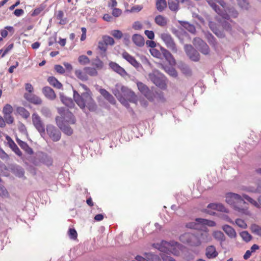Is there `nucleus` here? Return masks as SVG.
Wrapping results in <instances>:
<instances>
[{"instance_id": "27", "label": "nucleus", "mask_w": 261, "mask_h": 261, "mask_svg": "<svg viewBox=\"0 0 261 261\" xmlns=\"http://www.w3.org/2000/svg\"><path fill=\"white\" fill-rule=\"evenodd\" d=\"M47 82L54 87L60 89L62 88V84L55 77L49 76L47 78Z\"/></svg>"}, {"instance_id": "9", "label": "nucleus", "mask_w": 261, "mask_h": 261, "mask_svg": "<svg viewBox=\"0 0 261 261\" xmlns=\"http://www.w3.org/2000/svg\"><path fill=\"white\" fill-rule=\"evenodd\" d=\"M33 124L37 130L42 136L45 134V125L42 122L41 117L36 113L33 114L32 116Z\"/></svg>"}, {"instance_id": "42", "label": "nucleus", "mask_w": 261, "mask_h": 261, "mask_svg": "<svg viewBox=\"0 0 261 261\" xmlns=\"http://www.w3.org/2000/svg\"><path fill=\"white\" fill-rule=\"evenodd\" d=\"M8 31H9L10 32H12V33H14V28L13 27L11 26H7L5 28V29L2 30L1 31V34L2 37V38H6L8 35Z\"/></svg>"}, {"instance_id": "6", "label": "nucleus", "mask_w": 261, "mask_h": 261, "mask_svg": "<svg viewBox=\"0 0 261 261\" xmlns=\"http://www.w3.org/2000/svg\"><path fill=\"white\" fill-rule=\"evenodd\" d=\"M179 240L190 246L197 247L200 245L197 233L196 234L185 233L180 236Z\"/></svg>"}, {"instance_id": "44", "label": "nucleus", "mask_w": 261, "mask_h": 261, "mask_svg": "<svg viewBox=\"0 0 261 261\" xmlns=\"http://www.w3.org/2000/svg\"><path fill=\"white\" fill-rule=\"evenodd\" d=\"M102 41L106 43V44L108 45H113L115 43V41L114 39L108 35H104L102 37Z\"/></svg>"}, {"instance_id": "58", "label": "nucleus", "mask_w": 261, "mask_h": 261, "mask_svg": "<svg viewBox=\"0 0 261 261\" xmlns=\"http://www.w3.org/2000/svg\"><path fill=\"white\" fill-rule=\"evenodd\" d=\"M216 210L222 212L228 213V210L221 203H217V207Z\"/></svg>"}, {"instance_id": "19", "label": "nucleus", "mask_w": 261, "mask_h": 261, "mask_svg": "<svg viewBox=\"0 0 261 261\" xmlns=\"http://www.w3.org/2000/svg\"><path fill=\"white\" fill-rule=\"evenodd\" d=\"M16 142L20 147L24 150L27 153L30 155L33 154V150L32 148H31L26 142L21 141L18 138L16 139Z\"/></svg>"}, {"instance_id": "34", "label": "nucleus", "mask_w": 261, "mask_h": 261, "mask_svg": "<svg viewBox=\"0 0 261 261\" xmlns=\"http://www.w3.org/2000/svg\"><path fill=\"white\" fill-rule=\"evenodd\" d=\"M17 113L24 119H27L30 117L29 112L23 107H19L16 109Z\"/></svg>"}, {"instance_id": "21", "label": "nucleus", "mask_w": 261, "mask_h": 261, "mask_svg": "<svg viewBox=\"0 0 261 261\" xmlns=\"http://www.w3.org/2000/svg\"><path fill=\"white\" fill-rule=\"evenodd\" d=\"M99 93L100 94L111 103L114 104L115 103V99L112 94H111L108 91L105 89H100Z\"/></svg>"}, {"instance_id": "55", "label": "nucleus", "mask_w": 261, "mask_h": 261, "mask_svg": "<svg viewBox=\"0 0 261 261\" xmlns=\"http://www.w3.org/2000/svg\"><path fill=\"white\" fill-rule=\"evenodd\" d=\"M155 96H154V99L156 98V100L158 101H162L164 102L165 101V99L164 97L163 94L162 92L158 93L156 92L155 93H154Z\"/></svg>"}, {"instance_id": "53", "label": "nucleus", "mask_w": 261, "mask_h": 261, "mask_svg": "<svg viewBox=\"0 0 261 261\" xmlns=\"http://www.w3.org/2000/svg\"><path fill=\"white\" fill-rule=\"evenodd\" d=\"M150 52L151 55L153 57L157 58H161L162 56L161 53L156 48H151L150 49Z\"/></svg>"}, {"instance_id": "16", "label": "nucleus", "mask_w": 261, "mask_h": 261, "mask_svg": "<svg viewBox=\"0 0 261 261\" xmlns=\"http://www.w3.org/2000/svg\"><path fill=\"white\" fill-rule=\"evenodd\" d=\"M122 57L126 60L129 63L135 68H138L140 64L136 60V59L131 56L126 51H124L122 54Z\"/></svg>"}, {"instance_id": "48", "label": "nucleus", "mask_w": 261, "mask_h": 261, "mask_svg": "<svg viewBox=\"0 0 261 261\" xmlns=\"http://www.w3.org/2000/svg\"><path fill=\"white\" fill-rule=\"evenodd\" d=\"M29 100L31 102L35 105H41L42 103V99L36 95H33Z\"/></svg>"}, {"instance_id": "1", "label": "nucleus", "mask_w": 261, "mask_h": 261, "mask_svg": "<svg viewBox=\"0 0 261 261\" xmlns=\"http://www.w3.org/2000/svg\"><path fill=\"white\" fill-rule=\"evenodd\" d=\"M85 92L80 94L77 91H73V98L76 104L82 110L87 108L90 111L94 112L97 110V105L92 98V93L90 89L83 84H80Z\"/></svg>"}, {"instance_id": "5", "label": "nucleus", "mask_w": 261, "mask_h": 261, "mask_svg": "<svg viewBox=\"0 0 261 261\" xmlns=\"http://www.w3.org/2000/svg\"><path fill=\"white\" fill-rule=\"evenodd\" d=\"M148 79L159 88L165 89L167 85L165 76L157 70L148 74Z\"/></svg>"}, {"instance_id": "28", "label": "nucleus", "mask_w": 261, "mask_h": 261, "mask_svg": "<svg viewBox=\"0 0 261 261\" xmlns=\"http://www.w3.org/2000/svg\"><path fill=\"white\" fill-rule=\"evenodd\" d=\"M210 5L211 6L212 8L220 16L222 17V18L225 19H229V16L227 13H224L222 11V10L220 9L219 7H218L216 4L214 3H210L208 2Z\"/></svg>"}, {"instance_id": "36", "label": "nucleus", "mask_w": 261, "mask_h": 261, "mask_svg": "<svg viewBox=\"0 0 261 261\" xmlns=\"http://www.w3.org/2000/svg\"><path fill=\"white\" fill-rule=\"evenodd\" d=\"M84 71L86 72L87 75L91 76H96L98 75L97 69L95 67H85L84 68Z\"/></svg>"}, {"instance_id": "52", "label": "nucleus", "mask_w": 261, "mask_h": 261, "mask_svg": "<svg viewBox=\"0 0 261 261\" xmlns=\"http://www.w3.org/2000/svg\"><path fill=\"white\" fill-rule=\"evenodd\" d=\"M236 224L239 227L242 228H246L247 226L245 221L242 219H237L236 220Z\"/></svg>"}, {"instance_id": "24", "label": "nucleus", "mask_w": 261, "mask_h": 261, "mask_svg": "<svg viewBox=\"0 0 261 261\" xmlns=\"http://www.w3.org/2000/svg\"><path fill=\"white\" fill-rule=\"evenodd\" d=\"M218 253L214 246H209L206 249L205 255L208 258H214L217 256Z\"/></svg>"}, {"instance_id": "8", "label": "nucleus", "mask_w": 261, "mask_h": 261, "mask_svg": "<svg viewBox=\"0 0 261 261\" xmlns=\"http://www.w3.org/2000/svg\"><path fill=\"white\" fill-rule=\"evenodd\" d=\"M137 87L140 92L143 94L146 98L150 101L154 100V94L149 88L142 82L137 83Z\"/></svg>"}, {"instance_id": "64", "label": "nucleus", "mask_w": 261, "mask_h": 261, "mask_svg": "<svg viewBox=\"0 0 261 261\" xmlns=\"http://www.w3.org/2000/svg\"><path fill=\"white\" fill-rule=\"evenodd\" d=\"M223 28L224 30H225L227 31L231 32V27L230 23L228 22L225 21L222 23Z\"/></svg>"}, {"instance_id": "10", "label": "nucleus", "mask_w": 261, "mask_h": 261, "mask_svg": "<svg viewBox=\"0 0 261 261\" xmlns=\"http://www.w3.org/2000/svg\"><path fill=\"white\" fill-rule=\"evenodd\" d=\"M193 43L202 54L205 55L209 54L210 48L200 38H194Z\"/></svg>"}, {"instance_id": "18", "label": "nucleus", "mask_w": 261, "mask_h": 261, "mask_svg": "<svg viewBox=\"0 0 261 261\" xmlns=\"http://www.w3.org/2000/svg\"><path fill=\"white\" fill-rule=\"evenodd\" d=\"M42 93L49 99L54 100L56 97L54 90L48 86H46L42 88Z\"/></svg>"}, {"instance_id": "59", "label": "nucleus", "mask_w": 261, "mask_h": 261, "mask_svg": "<svg viewBox=\"0 0 261 261\" xmlns=\"http://www.w3.org/2000/svg\"><path fill=\"white\" fill-rule=\"evenodd\" d=\"M14 46V44L13 43L9 45L4 50L3 54H2L1 57L3 58L8 53V52L11 50Z\"/></svg>"}, {"instance_id": "39", "label": "nucleus", "mask_w": 261, "mask_h": 261, "mask_svg": "<svg viewBox=\"0 0 261 261\" xmlns=\"http://www.w3.org/2000/svg\"><path fill=\"white\" fill-rule=\"evenodd\" d=\"M161 50L163 53V55L164 57L165 58V59L169 62H171L173 61V62H175V60L173 58V56L172 54L170 53L169 51H168L167 49L161 48Z\"/></svg>"}, {"instance_id": "17", "label": "nucleus", "mask_w": 261, "mask_h": 261, "mask_svg": "<svg viewBox=\"0 0 261 261\" xmlns=\"http://www.w3.org/2000/svg\"><path fill=\"white\" fill-rule=\"evenodd\" d=\"M198 240L200 242V245L202 243L209 242L211 241L212 238L209 234L208 231L204 230L203 231H199L197 232Z\"/></svg>"}, {"instance_id": "4", "label": "nucleus", "mask_w": 261, "mask_h": 261, "mask_svg": "<svg viewBox=\"0 0 261 261\" xmlns=\"http://www.w3.org/2000/svg\"><path fill=\"white\" fill-rule=\"evenodd\" d=\"M158 249L161 252H169L174 255L178 256L180 255L181 252L185 249V247L174 241L170 242L162 241L159 244Z\"/></svg>"}, {"instance_id": "22", "label": "nucleus", "mask_w": 261, "mask_h": 261, "mask_svg": "<svg viewBox=\"0 0 261 261\" xmlns=\"http://www.w3.org/2000/svg\"><path fill=\"white\" fill-rule=\"evenodd\" d=\"M185 0H168L169 9L173 11H177L179 9V3H184Z\"/></svg>"}, {"instance_id": "35", "label": "nucleus", "mask_w": 261, "mask_h": 261, "mask_svg": "<svg viewBox=\"0 0 261 261\" xmlns=\"http://www.w3.org/2000/svg\"><path fill=\"white\" fill-rule=\"evenodd\" d=\"M213 237L220 243L225 241V236L221 231H214L213 233Z\"/></svg>"}, {"instance_id": "60", "label": "nucleus", "mask_w": 261, "mask_h": 261, "mask_svg": "<svg viewBox=\"0 0 261 261\" xmlns=\"http://www.w3.org/2000/svg\"><path fill=\"white\" fill-rule=\"evenodd\" d=\"M55 69L60 74H63L65 72L64 68L60 65H56L55 66Z\"/></svg>"}, {"instance_id": "25", "label": "nucleus", "mask_w": 261, "mask_h": 261, "mask_svg": "<svg viewBox=\"0 0 261 261\" xmlns=\"http://www.w3.org/2000/svg\"><path fill=\"white\" fill-rule=\"evenodd\" d=\"M178 23L186 30L188 31L189 32L194 34L196 32V29L195 26L190 23L187 21L179 20Z\"/></svg>"}, {"instance_id": "56", "label": "nucleus", "mask_w": 261, "mask_h": 261, "mask_svg": "<svg viewBox=\"0 0 261 261\" xmlns=\"http://www.w3.org/2000/svg\"><path fill=\"white\" fill-rule=\"evenodd\" d=\"M161 257L163 261H176L173 257L166 254H161Z\"/></svg>"}, {"instance_id": "61", "label": "nucleus", "mask_w": 261, "mask_h": 261, "mask_svg": "<svg viewBox=\"0 0 261 261\" xmlns=\"http://www.w3.org/2000/svg\"><path fill=\"white\" fill-rule=\"evenodd\" d=\"M0 158L3 160H8L9 155L5 152V151L0 147Z\"/></svg>"}, {"instance_id": "51", "label": "nucleus", "mask_w": 261, "mask_h": 261, "mask_svg": "<svg viewBox=\"0 0 261 261\" xmlns=\"http://www.w3.org/2000/svg\"><path fill=\"white\" fill-rule=\"evenodd\" d=\"M68 233L70 239L73 240L77 239V233L74 228H69Z\"/></svg>"}, {"instance_id": "38", "label": "nucleus", "mask_w": 261, "mask_h": 261, "mask_svg": "<svg viewBox=\"0 0 261 261\" xmlns=\"http://www.w3.org/2000/svg\"><path fill=\"white\" fill-rule=\"evenodd\" d=\"M98 48L100 51V54L102 55L106 56V52L108 48V45L102 41H100L98 43Z\"/></svg>"}, {"instance_id": "7", "label": "nucleus", "mask_w": 261, "mask_h": 261, "mask_svg": "<svg viewBox=\"0 0 261 261\" xmlns=\"http://www.w3.org/2000/svg\"><path fill=\"white\" fill-rule=\"evenodd\" d=\"M161 38L165 43L166 46L171 49L173 53H176L177 52L176 44L171 35L168 33H162L161 34Z\"/></svg>"}, {"instance_id": "46", "label": "nucleus", "mask_w": 261, "mask_h": 261, "mask_svg": "<svg viewBox=\"0 0 261 261\" xmlns=\"http://www.w3.org/2000/svg\"><path fill=\"white\" fill-rule=\"evenodd\" d=\"M250 229L252 233L259 236H261V227L259 226L256 224H252L250 226Z\"/></svg>"}, {"instance_id": "40", "label": "nucleus", "mask_w": 261, "mask_h": 261, "mask_svg": "<svg viewBox=\"0 0 261 261\" xmlns=\"http://www.w3.org/2000/svg\"><path fill=\"white\" fill-rule=\"evenodd\" d=\"M121 91L125 93L126 94L130 96V97L129 99V101H133L134 99H135L136 95H135V93L134 92L130 90H129L127 88H126L124 86H122L121 87Z\"/></svg>"}, {"instance_id": "43", "label": "nucleus", "mask_w": 261, "mask_h": 261, "mask_svg": "<svg viewBox=\"0 0 261 261\" xmlns=\"http://www.w3.org/2000/svg\"><path fill=\"white\" fill-rule=\"evenodd\" d=\"M45 8V6L43 4H41L37 8L35 9L31 14V16L34 17L38 15Z\"/></svg>"}, {"instance_id": "47", "label": "nucleus", "mask_w": 261, "mask_h": 261, "mask_svg": "<svg viewBox=\"0 0 261 261\" xmlns=\"http://www.w3.org/2000/svg\"><path fill=\"white\" fill-rule=\"evenodd\" d=\"M78 61L81 65H86L90 63V61L89 58L85 55L80 56L78 58Z\"/></svg>"}, {"instance_id": "30", "label": "nucleus", "mask_w": 261, "mask_h": 261, "mask_svg": "<svg viewBox=\"0 0 261 261\" xmlns=\"http://www.w3.org/2000/svg\"><path fill=\"white\" fill-rule=\"evenodd\" d=\"M75 76L80 80L83 81H86L88 80V76L86 74V72L81 69H76L75 71Z\"/></svg>"}, {"instance_id": "33", "label": "nucleus", "mask_w": 261, "mask_h": 261, "mask_svg": "<svg viewBox=\"0 0 261 261\" xmlns=\"http://www.w3.org/2000/svg\"><path fill=\"white\" fill-rule=\"evenodd\" d=\"M195 221H197L198 223L203 225H206L210 227H214L216 225V223H215V222L207 219L197 218L196 219Z\"/></svg>"}, {"instance_id": "50", "label": "nucleus", "mask_w": 261, "mask_h": 261, "mask_svg": "<svg viewBox=\"0 0 261 261\" xmlns=\"http://www.w3.org/2000/svg\"><path fill=\"white\" fill-rule=\"evenodd\" d=\"M207 39L208 43L212 46L216 47L217 46V43L216 39L212 34H208L207 36Z\"/></svg>"}, {"instance_id": "11", "label": "nucleus", "mask_w": 261, "mask_h": 261, "mask_svg": "<svg viewBox=\"0 0 261 261\" xmlns=\"http://www.w3.org/2000/svg\"><path fill=\"white\" fill-rule=\"evenodd\" d=\"M13 111V107L10 104H6L3 109V113L6 122L8 124H12L14 122V118L11 115Z\"/></svg>"}, {"instance_id": "62", "label": "nucleus", "mask_w": 261, "mask_h": 261, "mask_svg": "<svg viewBox=\"0 0 261 261\" xmlns=\"http://www.w3.org/2000/svg\"><path fill=\"white\" fill-rule=\"evenodd\" d=\"M144 33L149 39L152 40L154 39V34L152 31L146 30Z\"/></svg>"}, {"instance_id": "32", "label": "nucleus", "mask_w": 261, "mask_h": 261, "mask_svg": "<svg viewBox=\"0 0 261 261\" xmlns=\"http://www.w3.org/2000/svg\"><path fill=\"white\" fill-rule=\"evenodd\" d=\"M242 198H243L244 200V199L246 200L249 203H250L252 205L254 206V207H255L256 208H259V205L258 204V201L255 200L252 197H250V196H249L246 194H243Z\"/></svg>"}, {"instance_id": "49", "label": "nucleus", "mask_w": 261, "mask_h": 261, "mask_svg": "<svg viewBox=\"0 0 261 261\" xmlns=\"http://www.w3.org/2000/svg\"><path fill=\"white\" fill-rule=\"evenodd\" d=\"M111 34L116 39H120L123 37V34L120 30H115L111 32Z\"/></svg>"}, {"instance_id": "45", "label": "nucleus", "mask_w": 261, "mask_h": 261, "mask_svg": "<svg viewBox=\"0 0 261 261\" xmlns=\"http://www.w3.org/2000/svg\"><path fill=\"white\" fill-rule=\"evenodd\" d=\"M240 235L242 239L246 242H248L252 239V236L247 231H243L240 232Z\"/></svg>"}, {"instance_id": "41", "label": "nucleus", "mask_w": 261, "mask_h": 261, "mask_svg": "<svg viewBox=\"0 0 261 261\" xmlns=\"http://www.w3.org/2000/svg\"><path fill=\"white\" fill-rule=\"evenodd\" d=\"M92 65L97 69H101L103 66V63L98 58H96L92 61Z\"/></svg>"}, {"instance_id": "37", "label": "nucleus", "mask_w": 261, "mask_h": 261, "mask_svg": "<svg viewBox=\"0 0 261 261\" xmlns=\"http://www.w3.org/2000/svg\"><path fill=\"white\" fill-rule=\"evenodd\" d=\"M167 7L166 0H156V8L160 12L163 11Z\"/></svg>"}, {"instance_id": "13", "label": "nucleus", "mask_w": 261, "mask_h": 261, "mask_svg": "<svg viewBox=\"0 0 261 261\" xmlns=\"http://www.w3.org/2000/svg\"><path fill=\"white\" fill-rule=\"evenodd\" d=\"M47 134L54 141H58L61 138V133L53 125H47L46 127Z\"/></svg>"}, {"instance_id": "54", "label": "nucleus", "mask_w": 261, "mask_h": 261, "mask_svg": "<svg viewBox=\"0 0 261 261\" xmlns=\"http://www.w3.org/2000/svg\"><path fill=\"white\" fill-rule=\"evenodd\" d=\"M9 193L4 186L0 184V196L2 197H8Z\"/></svg>"}, {"instance_id": "2", "label": "nucleus", "mask_w": 261, "mask_h": 261, "mask_svg": "<svg viewBox=\"0 0 261 261\" xmlns=\"http://www.w3.org/2000/svg\"><path fill=\"white\" fill-rule=\"evenodd\" d=\"M58 112L63 116V118L58 117L56 118L58 126L64 133L70 136L73 133L72 129L69 126L65 124L62 119H64L70 124H74L76 122V119L74 115L68 110H65L62 108L58 109Z\"/></svg>"}, {"instance_id": "31", "label": "nucleus", "mask_w": 261, "mask_h": 261, "mask_svg": "<svg viewBox=\"0 0 261 261\" xmlns=\"http://www.w3.org/2000/svg\"><path fill=\"white\" fill-rule=\"evenodd\" d=\"M60 98L63 103L69 108H72L75 106L74 103L71 98H68L63 95H61Z\"/></svg>"}, {"instance_id": "29", "label": "nucleus", "mask_w": 261, "mask_h": 261, "mask_svg": "<svg viewBox=\"0 0 261 261\" xmlns=\"http://www.w3.org/2000/svg\"><path fill=\"white\" fill-rule=\"evenodd\" d=\"M56 17L59 20V23L60 24L65 25L68 22L67 18L64 17V12L62 10H59L57 12Z\"/></svg>"}, {"instance_id": "3", "label": "nucleus", "mask_w": 261, "mask_h": 261, "mask_svg": "<svg viewBox=\"0 0 261 261\" xmlns=\"http://www.w3.org/2000/svg\"><path fill=\"white\" fill-rule=\"evenodd\" d=\"M226 202L231 205L235 210L242 214H246L248 208L243 207L242 204L246 203V202L242 198V195L229 192L226 194Z\"/></svg>"}, {"instance_id": "63", "label": "nucleus", "mask_w": 261, "mask_h": 261, "mask_svg": "<svg viewBox=\"0 0 261 261\" xmlns=\"http://www.w3.org/2000/svg\"><path fill=\"white\" fill-rule=\"evenodd\" d=\"M122 14V11L118 8H114L112 11V15L115 17H119Z\"/></svg>"}, {"instance_id": "12", "label": "nucleus", "mask_w": 261, "mask_h": 261, "mask_svg": "<svg viewBox=\"0 0 261 261\" xmlns=\"http://www.w3.org/2000/svg\"><path fill=\"white\" fill-rule=\"evenodd\" d=\"M185 51L188 56L192 61L197 62L199 60V54L191 45H186Z\"/></svg>"}, {"instance_id": "23", "label": "nucleus", "mask_w": 261, "mask_h": 261, "mask_svg": "<svg viewBox=\"0 0 261 261\" xmlns=\"http://www.w3.org/2000/svg\"><path fill=\"white\" fill-rule=\"evenodd\" d=\"M154 21L157 25L165 27L168 23V19L162 15H158L155 17Z\"/></svg>"}, {"instance_id": "15", "label": "nucleus", "mask_w": 261, "mask_h": 261, "mask_svg": "<svg viewBox=\"0 0 261 261\" xmlns=\"http://www.w3.org/2000/svg\"><path fill=\"white\" fill-rule=\"evenodd\" d=\"M6 139L8 142V144L10 148L19 156H21L22 155V152L18 147L17 145L14 142L9 136L6 137Z\"/></svg>"}, {"instance_id": "26", "label": "nucleus", "mask_w": 261, "mask_h": 261, "mask_svg": "<svg viewBox=\"0 0 261 261\" xmlns=\"http://www.w3.org/2000/svg\"><path fill=\"white\" fill-rule=\"evenodd\" d=\"M133 42L138 46L141 47L144 45V39L139 34H135L132 37Z\"/></svg>"}, {"instance_id": "14", "label": "nucleus", "mask_w": 261, "mask_h": 261, "mask_svg": "<svg viewBox=\"0 0 261 261\" xmlns=\"http://www.w3.org/2000/svg\"><path fill=\"white\" fill-rule=\"evenodd\" d=\"M109 65L114 71L120 74L121 76H124L127 75V72L125 69L116 62L111 61L109 63Z\"/></svg>"}, {"instance_id": "20", "label": "nucleus", "mask_w": 261, "mask_h": 261, "mask_svg": "<svg viewBox=\"0 0 261 261\" xmlns=\"http://www.w3.org/2000/svg\"><path fill=\"white\" fill-rule=\"evenodd\" d=\"M222 229L230 238L233 239L236 238L237 233L231 226L228 225H224L222 226Z\"/></svg>"}, {"instance_id": "57", "label": "nucleus", "mask_w": 261, "mask_h": 261, "mask_svg": "<svg viewBox=\"0 0 261 261\" xmlns=\"http://www.w3.org/2000/svg\"><path fill=\"white\" fill-rule=\"evenodd\" d=\"M198 224H199L197 221L195 222H191L186 224V226L187 228L191 229H197L198 228Z\"/></svg>"}]
</instances>
